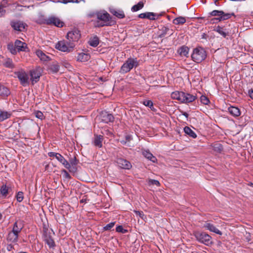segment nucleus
<instances>
[{
    "label": "nucleus",
    "instance_id": "obj_1",
    "mask_svg": "<svg viewBox=\"0 0 253 253\" xmlns=\"http://www.w3.org/2000/svg\"><path fill=\"white\" fill-rule=\"evenodd\" d=\"M97 21L95 27L100 28L104 26H111L115 25L116 22L113 20L112 17L105 10H97Z\"/></svg>",
    "mask_w": 253,
    "mask_h": 253
},
{
    "label": "nucleus",
    "instance_id": "obj_2",
    "mask_svg": "<svg viewBox=\"0 0 253 253\" xmlns=\"http://www.w3.org/2000/svg\"><path fill=\"white\" fill-rule=\"evenodd\" d=\"M235 17L234 13H225L222 10H213L209 13L208 17H216L211 20V23H217L218 22L230 19L231 16Z\"/></svg>",
    "mask_w": 253,
    "mask_h": 253
},
{
    "label": "nucleus",
    "instance_id": "obj_3",
    "mask_svg": "<svg viewBox=\"0 0 253 253\" xmlns=\"http://www.w3.org/2000/svg\"><path fill=\"white\" fill-rule=\"evenodd\" d=\"M171 97L173 99L177 100L181 103H184L192 102L196 99V97L195 95L178 91L172 92L171 94Z\"/></svg>",
    "mask_w": 253,
    "mask_h": 253
},
{
    "label": "nucleus",
    "instance_id": "obj_4",
    "mask_svg": "<svg viewBox=\"0 0 253 253\" xmlns=\"http://www.w3.org/2000/svg\"><path fill=\"white\" fill-rule=\"evenodd\" d=\"M139 65L136 58H128L122 66L120 73L125 74L129 72L133 68L137 67Z\"/></svg>",
    "mask_w": 253,
    "mask_h": 253
},
{
    "label": "nucleus",
    "instance_id": "obj_5",
    "mask_svg": "<svg viewBox=\"0 0 253 253\" xmlns=\"http://www.w3.org/2000/svg\"><path fill=\"white\" fill-rule=\"evenodd\" d=\"M193 235L198 242L206 246H211L213 243L211 236L206 232L195 231Z\"/></svg>",
    "mask_w": 253,
    "mask_h": 253
},
{
    "label": "nucleus",
    "instance_id": "obj_6",
    "mask_svg": "<svg viewBox=\"0 0 253 253\" xmlns=\"http://www.w3.org/2000/svg\"><path fill=\"white\" fill-rule=\"evenodd\" d=\"M207 57L206 51L202 47L194 49L191 55L192 60L196 63H200L204 60Z\"/></svg>",
    "mask_w": 253,
    "mask_h": 253
},
{
    "label": "nucleus",
    "instance_id": "obj_7",
    "mask_svg": "<svg viewBox=\"0 0 253 253\" xmlns=\"http://www.w3.org/2000/svg\"><path fill=\"white\" fill-rule=\"evenodd\" d=\"M75 46V44L73 42H68L64 41H61L58 42L56 44V48L63 52H70Z\"/></svg>",
    "mask_w": 253,
    "mask_h": 253
},
{
    "label": "nucleus",
    "instance_id": "obj_8",
    "mask_svg": "<svg viewBox=\"0 0 253 253\" xmlns=\"http://www.w3.org/2000/svg\"><path fill=\"white\" fill-rule=\"evenodd\" d=\"M44 23L48 25H53L58 27H62L64 24L59 18L54 16H51L44 19Z\"/></svg>",
    "mask_w": 253,
    "mask_h": 253
},
{
    "label": "nucleus",
    "instance_id": "obj_9",
    "mask_svg": "<svg viewBox=\"0 0 253 253\" xmlns=\"http://www.w3.org/2000/svg\"><path fill=\"white\" fill-rule=\"evenodd\" d=\"M81 37L80 31L77 29H74L69 31L67 35V38L70 42H77Z\"/></svg>",
    "mask_w": 253,
    "mask_h": 253
},
{
    "label": "nucleus",
    "instance_id": "obj_10",
    "mask_svg": "<svg viewBox=\"0 0 253 253\" xmlns=\"http://www.w3.org/2000/svg\"><path fill=\"white\" fill-rule=\"evenodd\" d=\"M98 119L100 122L106 124L113 122L114 120V117L113 115L105 111H102L100 113L98 116Z\"/></svg>",
    "mask_w": 253,
    "mask_h": 253
},
{
    "label": "nucleus",
    "instance_id": "obj_11",
    "mask_svg": "<svg viewBox=\"0 0 253 253\" xmlns=\"http://www.w3.org/2000/svg\"><path fill=\"white\" fill-rule=\"evenodd\" d=\"M15 74L23 86H25L29 84V76L24 70L15 72Z\"/></svg>",
    "mask_w": 253,
    "mask_h": 253
},
{
    "label": "nucleus",
    "instance_id": "obj_12",
    "mask_svg": "<svg viewBox=\"0 0 253 253\" xmlns=\"http://www.w3.org/2000/svg\"><path fill=\"white\" fill-rule=\"evenodd\" d=\"M116 163L118 166L123 169H129L132 167L131 163L128 161L122 158H118Z\"/></svg>",
    "mask_w": 253,
    "mask_h": 253
},
{
    "label": "nucleus",
    "instance_id": "obj_13",
    "mask_svg": "<svg viewBox=\"0 0 253 253\" xmlns=\"http://www.w3.org/2000/svg\"><path fill=\"white\" fill-rule=\"evenodd\" d=\"M31 80L34 84L39 81L41 76V69L38 67L30 71Z\"/></svg>",
    "mask_w": 253,
    "mask_h": 253
},
{
    "label": "nucleus",
    "instance_id": "obj_14",
    "mask_svg": "<svg viewBox=\"0 0 253 253\" xmlns=\"http://www.w3.org/2000/svg\"><path fill=\"white\" fill-rule=\"evenodd\" d=\"M24 224L23 220H17L13 224L12 231H14L19 235L22 229L24 228Z\"/></svg>",
    "mask_w": 253,
    "mask_h": 253
},
{
    "label": "nucleus",
    "instance_id": "obj_15",
    "mask_svg": "<svg viewBox=\"0 0 253 253\" xmlns=\"http://www.w3.org/2000/svg\"><path fill=\"white\" fill-rule=\"evenodd\" d=\"M109 11L114 16L119 19H123L125 17L124 11L121 9H117L113 7L109 8Z\"/></svg>",
    "mask_w": 253,
    "mask_h": 253
},
{
    "label": "nucleus",
    "instance_id": "obj_16",
    "mask_svg": "<svg viewBox=\"0 0 253 253\" xmlns=\"http://www.w3.org/2000/svg\"><path fill=\"white\" fill-rule=\"evenodd\" d=\"M10 25L15 30L21 32L25 30L26 26L25 23L20 21H12Z\"/></svg>",
    "mask_w": 253,
    "mask_h": 253
},
{
    "label": "nucleus",
    "instance_id": "obj_17",
    "mask_svg": "<svg viewBox=\"0 0 253 253\" xmlns=\"http://www.w3.org/2000/svg\"><path fill=\"white\" fill-rule=\"evenodd\" d=\"M204 227L206 229L210 230L211 232H214L218 235H221L222 232L219 230L215 226L209 222H206L204 225Z\"/></svg>",
    "mask_w": 253,
    "mask_h": 253
},
{
    "label": "nucleus",
    "instance_id": "obj_18",
    "mask_svg": "<svg viewBox=\"0 0 253 253\" xmlns=\"http://www.w3.org/2000/svg\"><path fill=\"white\" fill-rule=\"evenodd\" d=\"M19 235L17 233L11 230L7 234L6 238L7 241L12 243H15L18 241Z\"/></svg>",
    "mask_w": 253,
    "mask_h": 253
},
{
    "label": "nucleus",
    "instance_id": "obj_19",
    "mask_svg": "<svg viewBox=\"0 0 253 253\" xmlns=\"http://www.w3.org/2000/svg\"><path fill=\"white\" fill-rule=\"evenodd\" d=\"M158 15L154 12H147L145 13H140L138 15V17L142 19H148L150 20H155L156 19L155 16Z\"/></svg>",
    "mask_w": 253,
    "mask_h": 253
},
{
    "label": "nucleus",
    "instance_id": "obj_20",
    "mask_svg": "<svg viewBox=\"0 0 253 253\" xmlns=\"http://www.w3.org/2000/svg\"><path fill=\"white\" fill-rule=\"evenodd\" d=\"M15 46L18 51H26L28 49L27 44L20 40H16L15 42Z\"/></svg>",
    "mask_w": 253,
    "mask_h": 253
},
{
    "label": "nucleus",
    "instance_id": "obj_21",
    "mask_svg": "<svg viewBox=\"0 0 253 253\" xmlns=\"http://www.w3.org/2000/svg\"><path fill=\"white\" fill-rule=\"evenodd\" d=\"M103 140V136L101 135H94V140L93 143L94 146L98 148H101L102 146V141Z\"/></svg>",
    "mask_w": 253,
    "mask_h": 253
},
{
    "label": "nucleus",
    "instance_id": "obj_22",
    "mask_svg": "<svg viewBox=\"0 0 253 253\" xmlns=\"http://www.w3.org/2000/svg\"><path fill=\"white\" fill-rule=\"evenodd\" d=\"M142 155L148 160L151 161L153 163H155L157 161L156 158L153 155V154L149 151L146 150H142Z\"/></svg>",
    "mask_w": 253,
    "mask_h": 253
},
{
    "label": "nucleus",
    "instance_id": "obj_23",
    "mask_svg": "<svg viewBox=\"0 0 253 253\" xmlns=\"http://www.w3.org/2000/svg\"><path fill=\"white\" fill-rule=\"evenodd\" d=\"M90 55L88 54L84 53H80L78 54L77 57V60L79 62H85L90 59Z\"/></svg>",
    "mask_w": 253,
    "mask_h": 253
},
{
    "label": "nucleus",
    "instance_id": "obj_24",
    "mask_svg": "<svg viewBox=\"0 0 253 253\" xmlns=\"http://www.w3.org/2000/svg\"><path fill=\"white\" fill-rule=\"evenodd\" d=\"M229 113L234 117H238L240 115L241 112L239 109L234 106H230L228 108Z\"/></svg>",
    "mask_w": 253,
    "mask_h": 253
},
{
    "label": "nucleus",
    "instance_id": "obj_25",
    "mask_svg": "<svg viewBox=\"0 0 253 253\" xmlns=\"http://www.w3.org/2000/svg\"><path fill=\"white\" fill-rule=\"evenodd\" d=\"M79 160H77L75 156L73 158H71L69 159V163L71 167V169L73 170V172H76L77 171L76 166L79 163Z\"/></svg>",
    "mask_w": 253,
    "mask_h": 253
},
{
    "label": "nucleus",
    "instance_id": "obj_26",
    "mask_svg": "<svg viewBox=\"0 0 253 253\" xmlns=\"http://www.w3.org/2000/svg\"><path fill=\"white\" fill-rule=\"evenodd\" d=\"M11 116L10 112L0 109V122L9 118Z\"/></svg>",
    "mask_w": 253,
    "mask_h": 253
},
{
    "label": "nucleus",
    "instance_id": "obj_27",
    "mask_svg": "<svg viewBox=\"0 0 253 253\" xmlns=\"http://www.w3.org/2000/svg\"><path fill=\"white\" fill-rule=\"evenodd\" d=\"M189 48L186 46H182L177 51L181 56L188 57Z\"/></svg>",
    "mask_w": 253,
    "mask_h": 253
},
{
    "label": "nucleus",
    "instance_id": "obj_28",
    "mask_svg": "<svg viewBox=\"0 0 253 253\" xmlns=\"http://www.w3.org/2000/svg\"><path fill=\"white\" fill-rule=\"evenodd\" d=\"M36 54L41 60L47 61L50 60L49 57L41 50H36Z\"/></svg>",
    "mask_w": 253,
    "mask_h": 253
},
{
    "label": "nucleus",
    "instance_id": "obj_29",
    "mask_svg": "<svg viewBox=\"0 0 253 253\" xmlns=\"http://www.w3.org/2000/svg\"><path fill=\"white\" fill-rule=\"evenodd\" d=\"M169 29L168 27H162L161 28L159 29V37L162 38L165 37L167 35H168V33H169Z\"/></svg>",
    "mask_w": 253,
    "mask_h": 253
},
{
    "label": "nucleus",
    "instance_id": "obj_30",
    "mask_svg": "<svg viewBox=\"0 0 253 253\" xmlns=\"http://www.w3.org/2000/svg\"><path fill=\"white\" fill-rule=\"evenodd\" d=\"M214 31L219 34L223 38H226L228 35V32L226 31V30L222 27L218 26L214 29Z\"/></svg>",
    "mask_w": 253,
    "mask_h": 253
},
{
    "label": "nucleus",
    "instance_id": "obj_31",
    "mask_svg": "<svg viewBox=\"0 0 253 253\" xmlns=\"http://www.w3.org/2000/svg\"><path fill=\"white\" fill-rule=\"evenodd\" d=\"M10 94V91L8 88L3 85L0 84V96H7Z\"/></svg>",
    "mask_w": 253,
    "mask_h": 253
},
{
    "label": "nucleus",
    "instance_id": "obj_32",
    "mask_svg": "<svg viewBox=\"0 0 253 253\" xmlns=\"http://www.w3.org/2000/svg\"><path fill=\"white\" fill-rule=\"evenodd\" d=\"M44 241L50 248H53L55 246V242L50 236H45Z\"/></svg>",
    "mask_w": 253,
    "mask_h": 253
},
{
    "label": "nucleus",
    "instance_id": "obj_33",
    "mask_svg": "<svg viewBox=\"0 0 253 253\" xmlns=\"http://www.w3.org/2000/svg\"><path fill=\"white\" fill-rule=\"evenodd\" d=\"M88 43L90 46L93 47H96L99 43V40L98 37L97 36H95L93 38H90Z\"/></svg>",
    "mask_w": 253,
    "mask_h": 253
},
{
    "label": "nucleus",
    "instance_id": "obj_34",
    "mask_svg": "<svg viewBox=\"0 0 253 253\" xmlns=\"http://www.w3.org/2000/svg\"><path fill=\"white\" fill-rule=\"evenodd\" d=\"M144 3L143 1H139L137 4L133 5L131 8L132 12H136L141 9L144 7Z\"/></svg>",
    "mask_w": 253,
    "mask_h": 253
},
{
    "label": "nucleus",
    "instance_id": "obj_35",
    "mask_svg": "<svg viewBox=\"0 0 253 253\" xmlns=\"http://www.w3.org/2000/svg\"><path fill=\"white\" fill-rule=\"evenodd\" d=\"M184 131L186 134L193 138H195L197 137L196 134L188 126H185L184 128Z\"/></svg>",
    "mask_w": 253,
    "mask_h": 253
},
{
    "label": "nucleus",
    "instance_id": "obj_36",
    "mask_svg": "<svg viewBox=\"0 0 253 253\" xmlns=\"http://www.w3.org/2000/svg\"><path fill=\"white\" fill-rule=\"evenodd\" d=\"M211 147H212V149L216 152L220 153L223 150L222 145L219 143L212 144Z\"/></svg>",
    "mask_w": 253,
    "mask_h": 253
},
{
    "label": "nucleus",
    "instance_id": "obj_37",
    "mask_svg": "<svg viewBox=\"0 0 253 253\" xmlns=\"http://www.w3.org/2000/svg\"><path fill=\"white\" fill-rule=\"evenodd\" d=\"M186 22V19L183 17H178L173 20V23L176 25L183 24Z\"/></svg>",
    "mask_w": 253,
    "mask_h": 253
},
{
    "label": "nucleus",
    "instance_id": "obj_38",
    "mask_svg": "<svg viewBox=\"0 0 253 253\" xmlns=\"http://www.w3.org/2000/svg\"><path fill=\"white\" fill-rule=\"evenodd\" d=\"M7 49L12 54H16L17 52V49H16L15 44H14L12 43H9L7 45Z\"/></svg>",
    "mask_w": 253,
    "mask_h": 253
},
{
    "label": "nucleus",
    "instance_id": "obj_39",
    "mask_svg": "<svg viewBox=\"0 0 253 253\" xmlns=\"http://www.w3.org/2000/svg\"><path fill=\"white\" fill-rule=\"evenodd\" d=\"M9 187L6 186V185H3L0 189V191L1 194L4 196L6 197L8 193Z\"/></svg>",
    "mask_w": 253,
    "mask_h": 253
},
{
    "label": "nucleus",
    "instance_id": "obj_40",
    "mask_svg": "<svg viewBox=\"0 0 253 253\" xmlns=\"http://www.w3.org/2000/svg\"><path fill=\"white\" fill-rule=\"evenodd\" d=\"M4 65L5 67L12 69L14 67L12 59L7 58L4 62Z\"/></svg>",
    "mask_w": 253,
    "mask_h": 253
},
{
    "label": "nucleus",
    "instance_id": "obj_41",
    "mask_svg": "<svg viewBox=\"0 0 253 253\" xmlns=\"http://www.w3.org/2000/svg\"><path fill=\"white\" fill-rule=\"evenodd\" d=\"M59 66L57 64H53L50 65L49 70L53 73H55L59 71Z\"/></svg>",
    "mask_w": 253,
    "mask_h": 253
},
{
    "label": "nucleus",
    "instance_id": "obj_42",
    "mask_svg": "<svg viewBox=\"0 0 253 253\" xmlns=\"http://www.w3.org/2000/svg\"><path fill=\"white\" fill-rule=\"evenodd\" d=\"M61 163L66 169H68L70 172H73V169H72L70 163L68 162L65 159Z\"/></svg>",
    "mask_w": 253,
    "mask_h": 253
},
{
    "label": "nucleus",
    "instance_id": "obj_43",
    "mask_svg": "<svg viewBox=\"0 0 253 253\" xmlns=\"http://www.w3.org/2000/svg\"><path fill=\"white\" fill-rule=\"evenodd\" d=\"M16 200L18 202H21L24 199L23 192L19 191L17 193L16 196Z\"/></svg>",
    "mask_w": 253,
    "mask_h": 253
},
{
    "label": "nucleus",
    "instance_id": "obj_44",
    "mask_svg": "<svg viewBox=\"0 0 253 253\" xmlns=\"http://www.w3.org/2000/svg\"><path fill=\"white\" fill-rule=\"evenodd\" d=\"M200 100L201 103L204 105H208L210 103V100L209 98L205 95H202L201 96Z\"/></svg>",
    "mask_w": 253,
    "mask_h": 253
},
{
    "label": "nucleus",
    "instance_id": "obj_45",
    "mask_svg": "<svg viewBox=\"0 0 253 253\" xmlns=\"http://www.w3.org/2000/svg\"><path fill=\"white\" fill-rule=\"evenodd\" d=\"M115 223V222H112L109 224H107L106 226H105L103 227V230L104 231L111 230V229L114 226Z\"/></svg>",
    "mask_w": 253,
    "mask_h": 253
},
{
    "label": "nucleus",
    "instance_id": "obj_46",
    "mask_svg": "<svg viewBox=\"0 0 253 253\" xmlns=\"http://www.w3.org/2000/svg\"><path fill=\"white\" fill-rule=\"evenodd\" d=\"M35 116L41 120H42L44 118L43 113L40 111H37L35 112Z\"/></svg>",
    "mask_w": 253,
    "mask_h": 253
},
{
    "label": "nucleus",
    "instance_id": "obj_47",
    "mask_svg": "<svg viewBox=\"0 0 253 253\" xmlns=\"http://www.w3.org/2000/svg\"><path fill=\"white\" fill-rule=\"evenodd\" d=\"M116 230L118 232L122 233H125L127 231V230L124 229L122 225L118 226L116 228Z\"/></svg>",
    "mask_w": 253,
    "mask_h": 253
},
{
    "label": "nucleus",
    "instance_id": "obj_48",
    "mask_svg": "<svg viewBox=\"0 0 253 253\" xmlns=\"http://www.w3.org/2000/svg\"><path fill=\"white\" fill-rule=\"evenodd\" d=\"M132 139L131 136L130 135H126L125 136V140H122L121 142L122 144H126L127 142H129Z\"/></svg>",
    "mask_w": 253,
    "mask_h": 253
},
{
    "label": "nucleus",
    "instance_id": "obj_49",
    "mask_svg": "<svg viewBox=\"0 0 253 253\" xmlns=\"http://www.w3.org/2000/svg\"><path fill=\"white\" fill-rule=\"evenodd\" d=\"M97 10L95 11H90L87 14V17L89 18H93L94 17H97Z\"/></svg>",
    "mask_w": 253,
    "mask_h": 253
},
{
    "label": "nucleus",
    "instance_id": "obj_50",
    "mask_svg": "<svg viewBox=\"0 0 253 253\" xmlns=\"http://www.w3.org/2000/svg\"><path fill=\"white\" fill-rule=\"evenodd\" d=\"M143 104L148 107H152L153 102L151 100H145L143 101Z\"/></svg>",
    "mask_w": 253,
    "mask_h": 253
},
{
    "label": "nucleus",
    "instance_id": "obj_51",
    "mask_svg": "<svg viewBox=\"0 0 253 253\" xmlns=\"http://www.w3.org/2000/svg\"><path fill=\"white\" fill-rule=\"evenodd\" d=\"M82 0H62L61 2L66 4L69 2L79 3Z\"/></svg>",
    "mask_w": 253,
    "mask_h": 253
},
{
    "label": "nucleus",
    "instance_id": "obj_52",
    "mask_svg": "<svg viewBox=\"0 0 253 253\" xmlns=\"http://www.w3.org/2000/svg\"><path fill=\"white\" fill-rule=\"evenodd\" d=\"M149 183L150 184L155 185L157 186H159L160 185L159 181L155 179H150Z\"/></svg>",
    "mask_w": 253,
    "mask_h": 253
},
{
    "label": "nucleus",
    "instance_id": "obj_53",
    "mask_svg": "<svg viewBox=\"0 0 253 253\" xmlns=\"http://www.w3.org/2000/svg\"><path fill=\"white\" fill-rule=\"evenodd\" d=\"M56 159L60 163L62 162L65 159L63 156H62L60 154L57 153Z\"/></svg>",
    "mask_w": 253,
    "mask_h": 253
},
{
    "label": "nucleus",
    "instance_id": "obj_54",
    "mask_svg": "<svg viewBox=\"0 0 253 253\" xmlns=\"http://www.w3.org/2000/svg\"><path fill=\"white\" fill-rule=\"evenodd\" d=\"M134 212L137 215H138L142 219L144 218V214L142 211H134Z\"/></svg>",
    "mask_w": 253,
    "mask_h": 253
},
{
    "label": "nucleus",
    "instance_id": "obj_55",
    "mask_svg": "<svg viewBox=\"0 0 253 253\" xmlns=\"http://www.w3.org/2000/svg\"><path fill=\"white\" fill-rule=\"evenodd\" d=\"M62 173H64V175L65 177H66L67 178H69V179H70L71 178L70 174H69V173L67 172V171L66 170L63 169L62 170Z\"/></svg>",
    "mask_w": 253,
    "mask_h": 253
},
{
    "label": "nucleus",
    "instance_id": "obj_56",
    "mask_svg": "<svg viewBox=\"0 0 253 253\" xmlns=\"http://www.w3.org/2000/svg\"><path fill=\"white\" fill-rule=\"evenodd\" d=\"M6 249L8 251H11L14 249V246L11 244L7 245Z\"/></svg>",
    "mask_w": 253,
    "mask_h": 253
},
{
    "label": "nucleus",
    "instance_id": "obj_57",
    "mask_svg": "<svg viewBox=\"0 0 253 253\" xmlns=\"http://www.w3.org/2000/svg\"><path fill=\"white\" fill-rule=\"evenodd\" d=\"M57 155V153L50 152L48 153V156L49 157H56Z\"/></svg>",
    "mask_w": 253,
    "mask_h": 253
},
{
    "label": "nucleus",
    "instance_id": "obj_58",
    "mask_svg": "<svg viewBox=\"0 0 253 253\" xmlns=\"http://www.w3.org/2000/svg\"><path fill=\"white\" fill-rule=\"evenodd\" d=\"M5 13V10H4L2 7L0 5V17H1L4 15Z\"/></svg>",
    "mask_w": 253,
    "mask_h": 253
},
{
    "label": "nucleus",
    "instance_id": "obj_59",
    "mask_svg": "<svg viewBox=\"0 0 253 253\" xmlns=\"http://www.w3.org/2000/svg\"><path fill=\"white\" fill-rule=\"evenodd\" d=\"M181 114L182 115L184 116L187 119H188L189 115L187 113H186V112L182 111Z\"/></svg>",
    "mask_w": 253,
    "mask_h": 253
},
{
    "label": "nucleus",
    "instance_id": "obj_60",
    "mask_svg": "<svg viewBox=\"0 0 253 253\" xmlns=\"http://www.w3.org/2000/svg\"><path fill=\"white\" fill-rule=\"evenodd\" d=\"M249 94L251 98L253 99V90H249Z\"/></svg>",
    "mask_w": 253,
    "mask_h": 253
},
{
    "label": "nucleus",
    "instance_id": "obj_61",
    "mask_svg": "<svg viewBox=\"0 0 253 253\" xmlns=\"http://www.w3.org/2000/svg\"><path fill=\"white\" fill-rule=\"evenodd\" d=\"M208 38V36L205 33H203L202 35V39H207Z\"/></svg>",
    "mask_w": 253,
    "mask_h": 253
},
{
    "label": "nucleus",
    "instance_id": "obj_62",
    "mask_svg": "<svg viewBox=\"0 0 253 253\" xmlns=\"http://www.w3.org/2000/svg\"><path fill=\"white\" fill-rule=\"evenodd\" d=\"M173 34V31L172 29H169V33H168V35H169V36H171Z\"/></svg>",
    "mask_w": 253,
    "mask_h": 253
},
{
    "label": "nucleus",
    "instance_id": "obj_63",
    "mask_svg": "<svg viewBox=\"0 0 253 253\" xmlns=\"http://www.w3.org/2000/svg\"><path fill=\"white\" fill-rule=\"evenodd\" d=\"M152 111H156V109L154 107L153 103L152 104V107H149Z\"/></svg>",
    "mask_w": 253,
    "mask_h": 253
},
{
    "label": "nucleus",
    "instance_id": "obj_64",
    "mask_svg": "<svg viewBox=\"0 0 253 253\" xmlns=\"http://www.w3.org/2000/svg\"><path fill=\"white\" fill-rule=\"evenodd\" d=\"M81 203H86V199H82L81 201Z\"/></svg>",
    "mask_w": 253,
    "mask_h": 253
}]
</instances>
